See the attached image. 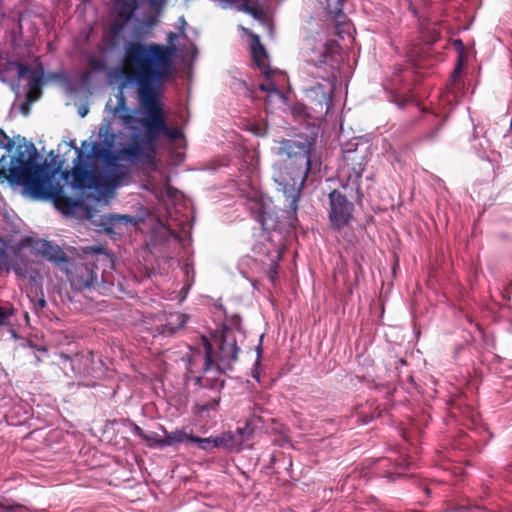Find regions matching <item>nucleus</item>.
Masks as SVG:
<instances>
[{"label":"nucleus","instance_id":"obj_26","mask_svg":"<svg viewBox=\"0 0 512 512\" xmlns=\"http://www.w3.org/2000/svg\"><path fill=\"white\" fill-rule=\"evenodd\" d=\"M343 2L344 0H326L327 13L332 17H338L342 12Z\"/></svg>","mask_w":512,"mask_h":512},{"label":"nucleus","instance_id":"obj_47","mask_svg":"<svg viewBox=\"0 0 512 512\" xmlns=\"http://www.w3.org/2000/svg\"><path fill=\"white\" fill-rule=\"evenodd\" d=\"M186 295H187V291L185 292V294L180 298V302L183 301L185 298H186Z\"/></svg>","mask_w":512,"mask_h":512},{"label":"nucleus","instance_id":"obj_27","mask_svg":"<svg viewBox=\"0 0 512 512\" xmlns=\"http://www.w3.org/2000/svg\"><path fill=\"white\" fill-rule=\"evenodd\" d=\"M456 94L453 90V88L449 87L448 91L441 95L440 97V104L445 107V105H453L456 101Z\"/></svg>","mask_w":512,"mask_h":512},{"label":"nucleus","instance_id":"obj_40","mask_svg":"<svg viewBox=\"0 0 512 512\" xmlns=\"http://www.w3.org/2000/svg\"><path fill=\"white\" fill-rule=\"evenodd\" d=\"M262 337H263V335L260 336L259 343L255 346V352H262V347H261Z\"/></svg>","mask_w":512,"mask_h":512},{"label":"nucleus","instance_id":"obj_43","mask_svg":"<svg viewBox=\"0 0 512 512\" xmlns=\"http://www.w3.org/2000/svg\"><path fill=\"white\" fill-rule=\"evenodd\" d=\"M484 143H487V140H479V146L484 148Z\"/></svg>","mask_w":512,"mask_h":512},{"label":"nucleus","instance_id":"obj_5","mask_svg":"<svg viewBox=\"0 0 512 512\" xmlns=\"http://www.w3.org/2000/svg\"><path fill=\"white\" fill-rule=\"evenodd\" d=\"M241 28L245 33L251 36V55L255 65L263 76V81L259 84V89L267 93L269 104L275 102L286 104L287 98L283 89L288 84L287 75L281 70L270 68L267 52L260 43L259 37L250 33L248 29L244 27Z\"/></svg>","mask_w":512,"mask_h":512},{"label":"nucleus","instance_id":"obj_50","mask_svg":"<svg viewBox=\"0 0 512 512\" xmlns=\"http://www.w3.org/2000/svg\"><path fill=\"white\" fill-rule=\"evenodd\" d=\"M44 304H45V301H44V300H41V301H40V305H41V306H44Z\"/></svg>","mask_w":512,"mask_h":512},{"label":"nucleus","instance_id":"obj_42","mask_svg":"<svg viewBox=\"0 0 512 512\" xmlns=\"http://www.w3.org/2000/svg\"><path fill=\"white\" fill-rule=\"evenodd\" d=\"M79 114H80L81 117H85L86 114H87V109H80L79 110Z\"/></svg>","mask_w":512,"mask_h":512},{"label":"nucleus","instance_id":"obj_20","mask_svg":"<svg viewBox=\"0 0 512 512\" xmlns=\"http://www.w3.org/2000/svg\"><path fill=\"white\" fill-rule=\"evenodd\" d=\"M193 436L194 435L192 434H188L184 428L176 429L175 431L166 434V436L162 439L158 440V447L164 448L173 446L175 444L192 442Z\"/></svg>","mask_w":512,"mask_h":512},{"label":"nucleus","instance_id":"obj_48","mask_svg":"<svg viewBox=\"0 0 512 512\" xmlns=\"http://www.w3.org/2000/svg\"><path fill=\"white\" fill-rule=\"evenodd\" d=\"M457 73H458V72H457V70H455V71H454V76H453V82H455V78H456V76H457Z\"/></svg>","mask_w":512,"mask_h":512},{"label":"nucleus","instance_id":"obj_39","mask_svg":"<svg viewBox=\"0 0 512 512\" xmlns=\"http://www.w3.org/2000/svg\"><path fill=\"white\" fill-rule=\"evenodd\" d=\"M468 510H470V507L469 506H465V505H460V506L455 508L456 512H464V511H468Z\"/></svg>","mask_w":512,"mask_h":512},{"label":"nucleus","instance_id":"obj_45","mask_svg":"<svg viewBox=\"0 0 512 512\" xmlns=\"http://www.w3.org/2000/svg\"><path fill=\"white\" fill-rule=\"evenodd\" d=\"M154 23H155V19L149 20V21L147 22V24H149V25H153Z\"/></svg>","mask_w":512,"mask_h":512},{"label":"nucleus","instance_id":"obj_12","mask_svg":"<svg viewBox=\"0 0 512 512\" xmlns=\"http://www.w3.org/2000/svg\"><path fill=\"white\" fill-rule=\"evenodd\" d=\"M329 218L332 226L339 230L346 226L353 212V204L340 192L334 190L329 194Z\"/></svg>","mask_w":512,"mask_h":512},{"label":"nucleus","instance_id":"obj_11","mask_svg":"<svg viewBox=\"0 0 512 512\" xmlns=\"http://www.w3.org/2000/svg\"><path fill=\"white\" fill-rule=\"evenodd\" d=\"M260 417H252L245 421L243 427H238L234 431H225L221 433L224 440L223 449L229 453H238L244 449V445L255 433V422Z\"/></svg>","mask_w":512,"mask_h":512},{"label":"nucleus","instance_id":"obj_9","mask_svg":"<svg viewBox=\"0 0 512 512\" xmlns=\"http://www.w3.org/2000/svg\"><path fill=\"white\" fill-rule=\"evenodd\" d=\"M247 206L253 217L261 224L264 230L276 227V215L272 200L255 187H251L246 194Z\"/></svg>","mask_w":512,"mask_h":512},{"label":"nucleus","instance_id":"obj_8","mask_svg":"<svg viewBox=\"0 0 512 512\" xmlns=\"http://www.w3.org/2000/svg\"><path fill=\"white\" fill-rule=\"evenodd\" d=\"M344 164L339 169L338 178L345 189H350L356 194L360 191V179L368 162L366 155L358 150L344 151Z\"/></svg>","mask_w":512,"mask_h":512},{"label":"nucleus","instance_id":"obj_3","mask_svg":"<svg viewBox=\"0 0 512 512\" xmlns=\"http://www.w3.org/2000/svg\"><path fill=\"white\" fill-rule=\"evenodd\" d=\"M315 143V135L298 136L281 140L279 147L273 151L280 160L272 165V179L292 212L297 210L301 191L311 169V154Z\"/></svg>","mask_w":512,"mask_h":512},{"label":"nucleus","instance_id":"obj_15","mask_svg":"<svg viewBox=\"0 0 512 512\" xmlns=\"http://www.w3.org/2000/svg\"><path fill=\"white\" fill-rule=\"evenodd\" d=\"M380 468L383 469L381 476L389 482H394L402 477H405L412 465L407 457H399L391 460L384 458L380 460Z\"/></svg>","mask_w":512,"mask_h":512},{"label":"nucleus","instance_id":"obj_13","mask_svg":"<svg viewBox=\"0 0 512 512\" xmlns=\"http://www.w3.org/2000/svg\"><path fill=\"white\" fill-rule=\"evenodd\" d=\"M356 362L358 365L367 366V372H363L358 374L357 377L362 381L366 382L369 388H373L385 395L387 399L392 395L395 391V386L390 381L377 382L374 376L369 372V368L373 366V361L370 358V354H356Z\"/></svg>","mask_w":512,"mask_h":512},{"label":"nucleus","instance_id":"obj_36","mask_svg":"<svg viewBox=\"0 0 512 512\" xmlns=\"http://www.w3.org/2000/svg\"><path fill=\"white\" fill-rule=\"evenodd\" d=\"M5 259V243L0 239V262Z\"/></svg>","mask_w":512,"mask_h":512},{"label":"nucleus","instance_id":"obj_17","mask_svg":"<svg viewBox=\"0 0 512 512\" xmlns=\"http://www.w3.org/2000/svg\"><path fill=\"white\" fill-rule=\"evenodd\" d=\"M255 250L259 255H264L265 259H260V261L262 262L270 281L275 283L278 263L282 257L283 247L274 246L271 249H264L262 245H258Z\"/></svg>","mask_w":512,"mask_h":512},{"label":"nucleus","instance_id":"obj_37","mask_svg":"<svg viewBox=\"0 0 512 512\" xmlns=\"http://www.w3.org/2000/svg\"><path fill=\"white\" fill-rule=\"evenodd\" d=\"M398 366L395 367V369H388V372L391 376V378H395V377H398L399 376V371H398Z\"/></svg>","mask_w":512,"mask_h":512},{"label":"nucleus","instance_id":"obj_46","mask_svg":"<svg viewBox=\"0 0 512 512\" xmlns=\"http://www.w3.org/2000/svg\"><path fill=\"white\" fill-rule=\"evenodd\" d=\"M479 156H480L481 158H486V157H488L485 153H479Z\"/></svg>","mask_w":512,"mask_h":512},{"label":"nucleus","instance_id":"obj_49","mask_svg":"<svg viewBox=\"0 0 512 512\" xmlns=\"http://www.w3.org/2000/svg\"><path fill=\"white\" fill-rule=\"evenodd\" d=\"M5 157H6V155H2V156H0V161L4 160V159H5Z\"/></svg>","mask_w":512,"mask_h":512},{"label":"nucleus","instance_id":"obj_31","mask_svg":"<svg viewBox=\"0 0 512 512\" xmlns=\"http://www.w3.org/2000/svg\"><path fill=\"white\" fill-rule=\"evenodd\" d=\"M220 402V399H214L212 404L210 403H204V404H201L199 407H200V410L202 412H209L210 410H214L216 408V406H218Z\"/></svg>","mask_w":512,"mask_h":512},{"label":"nucleus","instance_id":"obj_2","mask_svg":"<svg viewBox=\"0 0 512 512\" xmlns=\"http://www.w3.org/2000/svg\"><path fill=\"white\" fill-rule=\"evenodd\" d=\"M0 148L12 153L9 167L0 168V183L22 186L25 194L33 199L62 197L63 185L56 179L59 169H52L46 162L39 163L33 143L20 136L11 139L0 129Z\"/></svg>","mask_w":512,"mask_h":512},{"label":"nucleus","instance_id":"obj_29","mask_svg":"<svg viewBox=\"0 0 512 512\" xmlns=\"http://www.w3.org/2000/svg\"><path fill=\"white\" fill-rule=\"evenodd\" d=\"M249 130L256 136H264L267 133V126L257 123L249 124Z\"/></svg>","mask_w":512,"mask_h":512},{"label":"nucleus","instance_id":"obj_28","mask_svg":"<svg viewBox=\"0 0 512 512\" xmlns=\"http://www.w3.org/2000/svg\"><path fill=\"white\" fill-rule=\"evenodd\" d=\"M385 410H386V408L380 409L379 407H377L376 410L371 415H362L360 417L361 424H363V425L368 424L373 419L381 417L383 411H385Z\"/></svg>","mask_w":512,"mask_h":512},{"label":"nucleus","instance_id":"obj_21","mask_svg":"<svg viewBox=\"0 0 512 512\" xmlns=\"http://www.w3.org/2000/svg\"><path fill=\"white\" fill-rule=\"evenodd\" d=\"M192 443H195L200 450L209 452L215 448L223 449L224 440L221 438V434L217 436H209L202 438L199 436H193Z\"/></svg>","mask_w":512,"mask_h":512},{"label":"nucleus","instance_id":"obj_16","mask_svg":"<svg viewBox=\"0 0 512 512\" xmlns=\"http://www.w3.org/2000/svg\"><path fill=\"white\" fill-rule=\"evenodd\" d=\"M238 359V354H204V373L225 374Z\"/></svg>","mask_w":512,"mask_h":512},{"label":"nucleus","instance_id":"obj_51","mask_svg":"<svg viewBox=\"0 0 512 512\" xmlns=\"http://www.w3.org/2000/svg\"><path fill=\"white\" fill-rule=\"evenodd\" d=\"M425 492H426L427 495L430 493L428 488H425Z\"/></svg>","mask_w":512,"mask_h":512},{"label":"nucleus","instance_id":"obj_23","mask_svg":"<svg viewBox=\"0 0 512 512\" xmlns=\"http://www.w3.org/2000/svg\"><path fill=\"white\" fill-rule=\"evenodd\" d=\"M13 269L20 278H29L33 282H36L39 278V272L34 269L29 270L25 264L16 263Z\"/></svg>","mask_w":512,"mask_h":512},{"label":"nucleus","instance_id":"obj_1","mask_svg":"<svg viewBox=\"0 0 512 512\" xmlns=\"http://www.w3.org/2000/svg\"><path fill=\"white\" fill-rule=\"evenodd\" d=\"M178 38L179 34L170 32L167 46L134 41L125 44V60L135 71L125 73L123 86L136 85L139 108L128 107L121 91L115 103L111 99L106 103L108 117L98 131L101 141H83L81 148H75L77 157L71 171L61 173L66 184L112 196L129 183L130 165L154 160L159 137L170 142L183 137L181 128L168 124L158 88L173 73Z\"/></svg>","mask_w":512,"mask_h":512},{"label":"nucleus","instance_id":"obj_25","mask_svg":"<svg viewBox=\"0 0 512 512\" xmlns=\"http://www.w3.org/2000/svg\"><path fill=\"white\" fill-rule=\"evenodd\" d=\"M123 425L125 427L130 428L133 435L141 438L142 440L148 441L149 436L144 432V430L138 426L134 421L129 418L123 420Z\"/></svg>","mask_w":512,"mask_h":512},{"label":"nucleus","instance_id":"obj_6","mask_svg":"<svg viewBox=\"0 0 512 512\" xmlns=\"http://www.w3.org/2000/svg\"><path fill=\"white\" fill-rule=\"evenodd\" d=\"M230 322L233 328L224 324L208 335H201V345L205 352H240L245 348L243 346L245 334L238 328L239 320L232 318Z\"/></svg>","mask_w":512,"mask_h":512},{"label":"nucleus","instance_id":"obj_33","mask_svg":"<svg viewBox=\"0 0 512 512\" xmlns=\"http://www.w3.org/2000/svg\"><path fill=\"white\" fill-rule=\"evenodd\" d=\"M12 314L10 309H6L0 306V324H3L6 319Z\"/></svg>","mask_w":512,"mask_h":512},{"label":"nucleus","instance_id":"obj_38","mask_svg":"<svg viewBox=\"0 0 512 512\" xmlns=\"http://www.w3.org/2000/svg\"><path fill=\"white\" fill-rule=\"evenodd\" d=\"M163 437H159L156 433H153L152 436H149V440L148 441H153L155 442L156 446L158 447V440L162 439Z\"/></svg>","mask_w":512,"mask_h":512},{"label":"nucleus","instance_id":"obj_53","mask_svg":"<svg viewBox=\"0 0 512 512\" xmlns=\"http://www.w3.org/2000/svg\"><path fill=\"white\" fill-rule=\"evenodd\" d=\"M408 378L413 381V377L411 375H408Z\"/></svg>","mask_w":512,"mask_h":512},{"label":"nucleus","instance_id":"obj_24","mask_svg":"<svg viewBox=\"0 0 512 512\" xmlns=\"http://www.w3.org/2000/svg\"><path fill=\"white\" fill-rule=\"evenodd\" d=\"M23 508V505L14 503L9 498L0 497V512H20Z\"/></svg>","mask_w":512,"mask_h":512},{"label":"nucleus","instance_id":"obj_34","mask_svg":"<svg viewBox=\"0 0 512 512\" xmlns=\"http://www.w3.org/2000/svg\"><path fill=\"white\" fill-rule=\"evenodd\" d=\"M89 63H90V66L93 67L94 69L99 70L102 68V63L94 58H90Z\"/></svg>","mask_w":512,"mask_h":512},{"label":"nucleus","instance_id":"obj_44","mask_svg":"<svg viewBox=\"0 0 512 512\" xmlns=\"http://www.w3.org/2000/svg\"><path fill=\"white\" fill-rule=\"evenodd\" d=\"M85 385L93 387V386H95V382L94 381L87 382V383H85Z\"/></svg>","mask_w":512,"mask_h":512},{"label":"nucleus","instance_id":"obj_10","mask_svg":"<svg viewBox=\"0 0 512 512\" xmlns=\"http://www.w3.org/2000/svg\"><path fill=\"white\" fill-rule=\"evenodd\" d=\"M143 3L147 4L151 12L159 15L167 5V0H114V14L120 26L138 15Z\"/></svg>","mask_w":512,"mask_h":512},{"label":"nucleus","instance_id":"obj_7","mask_svg":"<svg viewBox=\"0 0 512 512\" xmlns=\"http://www.w3.org/2000/svg\"><path fill=\"white\" fill-rule=\"evenodd\" d=\"M62 369L71 370L81 378L102 379L108 376L109 367L102 354H60Z\"/></svg>","mask_w":512,"mask_h":512},{"label":"nucleus","instance_id":"obj_32","mask_svg":"<svg viewBox=\"0 0 512 512\" xmlns=\"http://www.w3.org/2000/svg\"><path fill=\"white\" fill-rule=\"evenodd\" d=\"M249 157L251 158V162H250L251 170L252 171H256L257 167H258V164H259V159H258L257 152L256 151L252 152V154L249 155Z\"/></svg>","mask_w":512,"mask_h":512},{"label":"nucleus","instance_id":"obj_35","mask_svg":"<svg viewBox=\"0 0 512 512\" xmlns=\"http://www.w3.org/2000/svg\"><path fill=\"white\" fill-rule=\"evenodd\" d=\"M115 219H117L120 222H124V223L132 222V219L126 215H117V216H115Z\"/></svg>","mask_w":512,"mask_h":512},{"label":"nucleus","instance_id":"obj_4","mask_svg":"<svg viewBox=\"0 0 512 512\" xmlns=\"http://www.w3.org/2000/svg\"><path fill=\"white\" fill-rule=\"evenodd\" d=\"M306 63V73L322 80L321 83L314 86L309 84L304 86L306 98L315 106V109L319 108V112L327 114L331 106V95L337 79L332 47L327 44L311 47L306 56Z\"/></svg>","mask_w":512,"mask_h":512},{"label":"nucleus","instance_id":"obj_19","mask_svg":"<svg viewBox=\"0 0 512 512\" xmlns=\"http://www.w3.org/2000/svg\"><path fill=\"white\" fill-rule=\"evenodd\" d=\"M223 8H235L239 11L246 12L253 16L256 20L264 22V12L256 6H251L249 0H219Z\"/></svg>","mask_w":512,"mask_h":512},{"label":"nucleus","instance_id":"obj_22","mask_svg":"<svg viewBox=\"0 0 512 512\" xmlns=\"http://www.w3.org/2000/svg\"><path fill=\"white\" fill-rule=\"evenodd\" d=\"M188 316L182 313H171L167 318V323L165 325V328L163 330L164 334H171L174 333L177 329L184 326V324L187 322Z\"/></svg>","mask_w":512,"mask_h":512},{"label":"nucleus","instance_id":"obj_41","mask_svg":"<svg viewBox=\"0 0 512 512\" xmlns=\"http://www.w3.org/2000/svg\"><path fill=\"white\" fill-rule=\"evenodd\" d=\"M393 362H394V364H398V363H400L401 365H405L406 364V362L403 359H401V358L400 359H394Z\"/></svg>","mask_w":512,"mask_h":512},{"label":"nucleus","instance_id":"obj_30","mask_svg":"<svg viewBox=\"0 0 512 512\" xmlns=\"http://www.w3.org/2000/svg\"><path fill=\"white\" fill-rule=\"evenodd\" d=\"M256 355H257L256 356V360H255V363H254V367L252 369V376H253V378L255 379L256 382H260V375H259V372H258V366L260 365L262 354L257 353Z\"/></svg>","mask_w":512,"mask_h":512},{"label":"nucleus","instance_id":"obj_18","mask_svg":"<svg viewBox=\"0 0 512 512\" xmlns=\"http://www.w3.org/2000/svg\"><path fill=\"white\" fill-rule=\"evenodd\" d=\"M35 254L45 257L49 261L60 263L66 261V256L57 245H52L46 240H36L32 245Z\"/></svg>","mask_w":512,"mask_h":512},{"label":"nucleus","instance_id":"obj_52","mask_svg":"<svg viewBox=\"0 0 512 512\" xmlns=\"http://www.w3.org/2000/svg\"><path fill=\"white\" fill-rule=\"evenodd\" d=\"M180 21L185 24V20L183 18H180Z\"/></svg>","mask_w":512,"mask_h":512},{"label":"nucleus","instance_id":"obj_14","mask_svg":"<svg viewBox=\"0 0 512 512\" xmlns=\"http://www.w3.org/2000/svg\"><path fill=\"white\" fill-rule=\"evenodd\" d=\"M18 79L19 82L25 83L27 87V100L32 103L36 101L41 94V86L43 84L42 75L27 66H18Z\"/></svg>","mask_w":512,"mask_h":512}]
</instances>
